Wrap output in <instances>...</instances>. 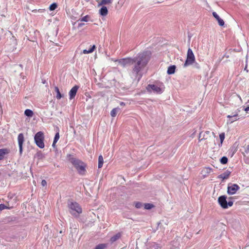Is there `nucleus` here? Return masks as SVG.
<instances>
[{
	"instance_id": "nucleus-1",
	"label": "nucleus",
	"mask_w": 249,
	"mask_h": 249,
	"mask_svg": "<svg viewBox=\"0 0 249 249\" xmlns=\"http://www.w3.org/2000/svg\"><path fill=\"white\" fill-rule=\"evenodd\" d=\"M151 55V53L150 52L145 51L142 53H139L137 57H135L132 72L137 75L146 66L150 58Z\"/></svg>"
},
{
	"instance_id": "nucleus-2",
	"label": "nucleus",
	"mask_w": 249,
	"mask_h": 249,
	"mask_svg": "<svg viewBox=\"0 0 249 249\" xmlns=\"http://www.w3.org/2000/svg\"><path fill=\"white\" fill-rule=\"evenodd\" d=\"M69 161L73 165L79 174L84 175L86 173L87 165L82 160L77 159L70 154L68 155Z\"/></svg>"
},
{
	"instance_id": "nucleus-3",
	"label": "nucleus",
	"mask_w": 249,
	"mask_h": 249,
	"mask_svg": "<svg viewBox=\"0 0 249 249\" xmlns=\"http://www.w3.org/2000/svg\"><path fill=\"white\" fill-rule=\"evenodd\" d=\"M165 87L162 83H159L157 85L148 84L146 87V89L149 92H151L152 91L157 94L162 93Z\"/></svg>"
},
{
	"instance_id": "nucleus-4",
	"label": "nucleus",
	"mask_w": 249,
	"mask_h": 249,
	"mask_svg": "<svg viewBox=\"0 0 249 249\" xmlns=\"http://www.w3.org/2000/svg\"><path fill=\"white\" fill-rule=\"evenodd\" d=\"M70 213L73 215H78L82 213V208L77 202H71L68 205Z\"/></svg>"
},
{
	"instance_id": "nucleus-5",
	"label": "nucleus",
	"mask_w": 249,
	"mask_h": 249,
	"mask_svg": "<svg viewBox=\"0 0 249 249\" xmlns=\"http://www.w3.org/2000/svg\"><path fill=\"white\" fill-rule=\"evenodd\" d=\"M34 140L36 144L38 147L40 148L44 147V135L43 132L39 131L37 132L35 136Z\"/></svg>"
},
{
	"instance_id": "nucleus-6",
	"label": "nucleus",
	"mask_w": 249,
	"mask_h": 249,
	"mask_svg": "<svg viewBox=\"0 0 249 249\" xmlns=\"http://www.w3.org/2000/svg\"><path fill=\"white\" fill-rule=\"evenodd\" d=\"M195 61V56L192 51V50L189 48L187 51V58L185 63L184 64V67H186L188 66L192 65Z\"/></svg>"
},
{
	"instance_id": "nucleus-7",
	"label": "nucleus",
	"mask_w": 249,
	"mask_h": 249,
	"mask_svg": "<svg viewBox=\"0 0 249 249\" xmlns=\"http://www.w3.org/2000/svg\"><path fill=\"white\" fill-rule=\"evenodd\" d=\"M134 62V58H131L129 57L121 59L118 60L119 63L124 67L127 66L133 65Z\"/></svg>"
},
{
	"instance_id": "nucleus-8",
	"label": "nucleus",
	"mask_w": 249,
	"mask_h": 249,
	"mask_svg": "<svg viewBox=\"0 0 249 249\" xmlns=\"http://www.w3.org/2000/svg\"><path fill=\"white\" fill-rule=\"evenodd\" d=\"M211 138L210 132L209 131H206L205 132H201L199 133L198 140L199 141H206L205 143L208 144L209 142L208 140Z\"/></svg>"
},
{
	"instance_id": "nucleus-9",
	"label": "nucleus",
	"mask_w": 249,
	"mask_h": 249,
	"mask_svg": "<svg viewBox=\"0 0 249 249\" xmlns=\"http://www.w3.org/2000/svg\"><path fill=\"white\" fill-rule=\"evenodd\" d=\"M240 187L236 184H232L231 185H228L227 193L229 195H234L239 190Z\"/></svg>"
},
{
	"instance_id": "nucleus-10",
	"label": "nucleus",
	"mask_w": 249,
	"mask_h": 249,
	"mask_svg": "<svg viewBox=\"0 0 249 249\" xmlns=\"http://www.w3.org/2000/svg\"><path fill=\"white\" fill-rule=\"evenodd\" d=\"M226 198L227 197L225 196H219L218 199L219 204L223 209L228 208V203Z\"/></svg>"
},
{
	"instance_id": "nucleus-11",
	"label": "nucleus",
	"mask_w": 249,
	"mask_h": 249,
	"mask_svg": "<svg viewBox=\"0 0 249 249\" xmlns=\"http://www.w3.org/2000/svg\"><path fill=\"white\" fill-rule=\"evenodd\" d=\"M18 143L19 148V152L21 154L22 152V145L24 141V135L22 133H20L18 137Z\"/></svg>"
},
{
	"instance_id": "nucleus-12",
	"label": "nucleus",
	"mask_w": 249,
	"mask_h": 249,
	"mask_svg": "<svg viewBox=\"0 0 249 249\" xmlns=\"http://www.w3.org/2000/svg\"><path fill=\"white\" fill-rule=\"evenodd\" d=\"M78 89L79 87L76 85L71 88L69 92L70 99H72L74 98Z\"/></svg>"
},
{
	"instance_id": "nucleus-13",
	"label": "nucleus",
	"mask_w": 249,
	"mask_h": 249,
	"mask_svg": "<svg viewBox=\"0 0 249 249\" xmlns=\"http://www.w3.org/2000/svg\"><path fill=\"white\" fill-rule=\"evenodd\" d=\"M231 172L227 170L223 173L219 175L217 178H218L222 179V180H224V179H228L231 175Z\"/></svg>"
},
{
	"instance_id": "nucleus-14",
	"label": "nucleus",
	"mask_w": 249,
	"mask_h": 249,
	"mask_svg": "<svg viewBox=\"0 0 249 249\" xmlns=\"http://www.w3.org/2000/svg\"><path fill=\"white\" fill-rule=\"evenodd\" d=\"M10 150L8 148L0 149V160H3L5 156L10 153Z\"/></svg>"
},
{
	"instance_id": "nucleus-15",
	"label": "nucleus",
	"mask_w": 249,
	"mask_h": 249,
	"mask_svg": "<svg viewBox=\"0 0 249 249\" xmlns=\"http://www.w3.org/2000/svg\"><path fill=\"white\" fill-rule=\"evenodd\" d=\"M99 13L102 16H106L108 14V10L106 6H103L99 10Z\"/></svg>"
},
{
	"instance_id": "nucleus-16",
	"label": "nucleus",
	"mask_w": 249,
	"mask_h": 249,
	"mask_svg": "<svg viewBox=\"0 0 249 249\" xmlns=\"http://www.w3.org/2000/svg\"><path fill=\"white\" fill-rule=\"evenodd\" d=\"M238 116V114L237 113H236L233 115H228L227 117L230 119H231L229 121H230L231 123H232L233 122L236 121L239 119V118H237Z\"/></svg>"
},
{
	"instance_id": "nucleus-17",
	"label": "nucleus",
	"mask_w": 249,
	"mask_h": 249,
	"mask_svg": "<svg viewBox=\"0 0 249 249\" xmlns=\"http://www.w3.org/2000/svg\"><path fill=\"white\" fill-rule=\"evenodd\" d=\"M176 67L175 65H172L168 67L167 70V73L168 74H174L175 72Z\"/></svg>"
},
{
	"instance_id": "nucleus-18",
	"label": "nucleus",
	"mask_w": 249,
	"mask_h": 249,
	"mask_svg": "<svg viewBox=\"0 0 249 249\" xmlns=\"http://www.w3.org/2000/svg\"><path fill=\"white\" fill-rule=\"evenodd\" d=\"M121 237V233L120 232H118L115 235L113 236L110 238V241L112 243H113L117 241L118 239L120 238Z\"/></svg>"
},
{
	"instance_id": "nucleus-19",
	"label": "nucleus",
	"mask_w": 249,
	"mask_h": 249,
	"mask_svg": "<svg viewBox=\"0 0 249 249\" xmlns=\"http://www.w3.org/2000/svg\"><path fill=\"white\" fill-rule=\"evenodd\" d=\"M113 0H101L100 2H99V6L100 5H104L107 4H110L112 3Z\"/></svg>"
},
{
	"instance_id": "nucleus-20",
	"label": "nucleus",
	"mask_w": 249,
	"mask_h": 249,
	"mask_svg": "<svg viewBox=\"0 0 249 249\" xmlns=\"http://www.w3.org/2000/svg\"><path fill=\"white\" fill-rule=\"evenodd\" d=\"M54 90L56 92V98L57 99L59 100L62 97V95L61 94L59 88L57 87H54Z\"/></svg>"
},
{
	"instance_id": "nucleus-21",
	"label": "nucleus",
	"mask_w": 249,
	"mask_h": 249,
	"mask_svg": "<svg viewBox=\"0 0 249 249\" xmlns=\"http://www.w3.org/2000/svg\"><path fill=\"white\" fill-rule=\"evenodd\" d=\"M95 49L96 46L95 45H93L89 50H84L83 51V53L84 54L91 53L95 50Z\"/></svg>"
},
{
	"instance_id": "nucleus-22",
	"label": "nucleus",
	"mask_w": 249,
	"mask_h": 249,
	"mask_svg": "<svg viewBox=\"0 0 249 249\" xmlns=\"http://www.w3.org/2000/svg\"><path fill=\"white\" fill-rule=\"evenodd\" d=\"M104 163V159L102 155H100L98 158V168H101L102 167Z\"/></svg>"
},
{
	"instance_id": "nucleus-23",
	"label": "nucleus",
	"mask_w": 249,
	"mask_h": 249,
	"mask_svg": "<svg viewBox=\"0 0 249 249\" xmlns=\"http://www.w3.org/2000/svg\"><path fill=\"white\" fill-rule=\"evenodd\" d=\"M24 114L28 117H32L34 115V113L31 109H27L24 111Z\"/></svg>"
},
{
	"instance_id": "nucleus-24",
	"label": "nucleus",
	"mask_w": 249,
	"mask_h": 249,
	"mask_svg": "<svg viewBox=\"0 0 249 249\" xmlns=\"http://www.w3.org/2000/svg\"><path fill=\"white\" fill-rule=\"evenodd\" d=\"M59 137H60L59 133V132H57L55 134V137H54V140H53V143L52 146L53 147L55 146V144L57 142V141H58V140L59 139Z\"/></svg>"
},
{
	"instance_id": "nucleus-25",
	"label": "nucleus",
	"mask_w": 249,
	"mask_h": 249,
	"mask_svg": "<svg viewBox=\"0 0 249 249\" xmlns=\"http://www.w3.org/2000/svg\"><path fill=\"white\" fill-rule=\"evenodd\" d=\"M107 247V244H100L97 245L94 249H105Z\"/></svg>"
},
{
	"instance_id": "nucleus-26",
	"label": "nucleus",
	"mask_w": 249,
	"mask_h": 249,
	"mask_svg": "<svg viewBox=\"0 0 249 249\" xmlns=\"http://www.w3.org/2000/svg\"><path fill=\"white\" fill-rule=\"evenodd\" d=\"M90 17L89 15H86L79 19L81 21L87 22L90 20Z\"/></svg>"
},
{
	"instance_id": "nucleus-27",
	"label": "nucleus",
	"mask_w": 249,
	"mask_h": 249,
	"mask_svg": "<svg viewBox=\"0 0 249 249\" xmlns=\"http://www.w3.org/2000/svg\"><path fill=\"white\" fill-rule=\"evenodd\" d=\"M219 138L220 140V144H219V145L221 146L225 139V133L224 132L221 133V134H219Z\"/></svg>"
},
{
	"instance_id": "nucleus-28",
	"label": "nucleus",
	"mask_w": 249,
	"mask_h": 249,
	"mask_svg": "<svg viewBox=\"0 0 249 249\" xmlns=\"http://www.w3.org/2000/svg\"><path fill=\"white\" fill-rule=\"evenodd\" d=\"M117 111H118V108H113L111 111V112H110L111 116L112 117L116 116L117 113Z\"/></svg>"
},
{
	"instance_id": "nucleus-29",
	"label": "nucleus",
	"mask_w": 249,
	"mask_h": 249,
	"mask_svg": "<svg viewBox=\"0 0 249 249\" xmlns=\"http://www.w3.org/2000/svg\"><path fill=\"white\" fill-rule=\"evenodd\" d=\"M154 207V205L150 203H146L144 204V208L147 210H149Z\"/></svg>"
},
{
	"instance_id": "nucleus-30",
	"label": "nucleus",
	"mask_w": 249,
	"mask_h": 249,
	"mask_svg": "<svg viewBox=\"0 0 249 249\" xmlns=\"http://www.w3.org/2000/svg\"><path fill=\"white\" fill-rule=\"evenodd\" d=\"M228 158L226 157H223L220 159V162L222 164H225L228 162Z\"/></svg>"
},
{
	"instance_id": "nucleus-31",
	"label": "nucleus",
	"mask_w": 249,
	"mask_h": 249,
	"mask_svg": "<svg viewBox=\"0 0 249 249\" xmlns=\"http://www.w3.org/2000/svg\"><path fill=\"white\" fill-rule=\"evenodd\" d=\"M57 4L55 3H53L51 4V5L49 7V9L50 11L54 10L57 8Z\"/></svg>"
},
{
	"instance_id": "nucleus-32",
	"label": "nucleus",
	"mask_w": 249,
	"mask_h": 249,
	"mask_svg": "<svg viewBox=\"0 0 249 249\" xmlns=\"http://www.w3.org/2000/svg\"><path fill=\"white\" fill-rule=\"evenodd\" d=\"M212 171V169L211 168L207 167L205 168L202 171V172H204L205 173H207V174H210Z\"/></svg>"
},
{
	"instance_id": "nucleus-33",
	"label": "nucleus",
	"mask_w": 249,
	"mask_h": 249,
	"mask_svg": "<svg viewBox=\"0 0 249 249\" xmlns=\"http://www.w3.org/2000/svg\"><path fill=\"white\" fill-rule=\"evenodd\" d=\"M217 20L218 24L220 26H222L224 25V21H223V19H222L220 18L218 19H217Z\"/></svg>"
},
{
	"instance_id": "nucleus-34",
	"label": "nucleus",
	"mask_w": 249,
	"mask_h": 249,
	"mask_svg": "<svg viewBox=\"0 0 249 249\" xmlns=\"http://www.w3.org/2000/svg\"><path fill=\"white\" fill-rule=\"evenodd\" d=\"M244 152L246 154H249V144L245 147Z\"/></svg>"
},
{
	"instance_id": "nucleus-35",
	"label": "nucleus",
	"mask_w": 249,
	"mask_h": 249,
	"mask_svg": "<svg viewBox=\"0 0 249 249\" xmlns=\"http://www.w3.org/2000/svg\"><path fill=\"white\" fill-rule=\"evenodd\" d=\"M7 208V207L3 204H0V210L2 211L5 209Z\"/></svg>"
},
{
	"instance_id": "nucleus-36",
	"label": "nucleus",
	"mask_w": 249,
	"mask_h": 249,
	"mask_svg": "<svg viewBox=\"0 0 249 249\" xmlns=\"http://www.w3.org/2000/svg\"><path fill=\"white\" fill-rule=\"evenodd\" d=\"M142 206V204L140 202H136L135 203V207L137 208H140Z\"/></svg>"
},
{
	"instance_id": "nucleus-37",
	"label": "nucleus",
	"mask_w": 249,
	"mask_h": 249,
	"mask_svg": "<svg viewBox=\"0 0 249 249\" xmlns=\"http://www.w3.org/2000/svg\"><path fill=\"white\" fill-rule=\"evenodd\" d=\"M213 17H214L216 19V20H217V19H218V18H220V17H219V16H218V15L216 14V12H213Z\"/></svg>"
},
{
	"instance_id": "nucleus-38",
	"label": "nucleus",
	"mask_w": 249,
	"mask_h": 249,
	"mask_svg": "<svg viewBox=\"0 0 249 249\" xmlns=\"http://www.w3.org/2000/svg\"><path fill=\"white\" fill-rule=\"evenodd\" d=\"M41 185L43 186H46L47 185V181L43 179L41 181Z\"/></svg>"
},
{
	"instance_id": "nucleus-39",
	"label": "nucleus",
	"mask_w": 249,
	"mask_h": 249,
	"mask_svg": "<svg viewBox=\"0 0 249 249\" xmlns=\"http://www.w3.org/2000/svg\"><path fill=\"white\" fill-rule=\"evenodd\" d=\"M228 203V207L229 206V207H231L233 205V202L232 201H229L228 202H227Z\"/></svg>"
},
{
	"instance_id": "nucleus-40",
	"label": "nucleus",
	"mask_w": 249,
	"mask_h": 249,
	"mask_svg": "<svg viewBox=\"0 0 249 249\" xmlns=\"http://www.w3.org/2000/svg\"><path fill=\"white\" fill-rule=\"evenodd\" d=\"M245 111L248 112L249 111V107H247L245 108Z\"/></svg>"
},
{
	"instance_id": "nucleus-41",
	"label": "nucleus",
	"mask_w": 249,
	"mask_h": 249,
	"mask_svg": "<svg viewBox=\"0 0 249 249\" xmlns=\"http://www.w3.org/2000/svg\"><path fill=\"white\" fill-rule=\"evenodd\" d=\"M120 105L121 106H124L125 105V104L124 103V102H121L120 103Z\"/></svg>"
},
{
	"instance_id": "nucleus-42",
	"label": "nucleus",
	"mask_w": 249,
	"mask_h": 249,
	"mask_svg": "<svg viewBox=\"0 0 249 249\" xmlns=\"http://www.w3.org/2000/svg\"><path fill=\"white\" fill-rule=\"evenodd\" d=\"M141 77H142V75H141V76H140V77L138 78V81H139V80H140V78H141Z\"/></svg>"
},
{
	"instance_id": "nucleus-43",
	"label": "nucleus",
	"mask_w": 249,
	"mask_h": 249,
	"mask_svg": "<svg viewBox=\"0 0 249 249\" xmlns=\"http://www.w3.org/2000/svg\"><path fill=\"white\" fill-rule=\"evenodd\" d=\"M36 10H33V12H36Z\"/></svg>"
}]
</instances>
